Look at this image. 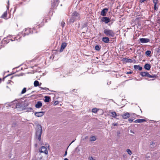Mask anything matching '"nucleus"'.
<instances>
[{"label":"nucleus","mask_w":160,"mask_h":160,"mask_svg":"<svg viewBox=\"0 0 160 160\" xmlns=\"http://www.w3.org/2000/svg\"><path fill=\"white\" fill-rule=\"evenodd\" d=\"M21 37L19 36L13 37L12 36H8L7 37L4 38L1 42V43L0 44V47H4V45L8 43L10 41H19Z\"/></svg>","instance_id":"obj_1"},{"label":"nucleus","mask_w":160,"mask_h":160,"mask_svg":"<svg viewBox=\"0 0 160 160\" xmlns=\"http://www.w3.org/2000/svg\"><path fill=\"white\" fill-rule=\"evenodd\" d=\"M80 14L77 12V11L74 12L72 14V16L69 20L71 22L73 23L76 21V20H80Z\"/></svg>","instance_id":"obj_2"},{"label":"nucleus","mask_w":160,"mask_h":160,"mask_svg":"<svg viewBox=\"0 0 160 160\" xmlns=\"http://www.w3.org/2000/svg\"><path fill=\"white\" fill-rule=\"evenodd\" d=\"M140 75L143 77H147L149 78H152V79H151L152 80H154L158 77L157 75L152 74L151 75L148 72H141L140 73Z\"/></svg>","instance_id":"obj_3"},{"label":"nucleus","mask_w":160,"mask_h":160,"mask_svg":"<svg viewBox=\"0 0 160 160\" xmlns=\"http://www.w3.org/2000/svg\"><path fill=\"white\" fill-rule=\"evenodd\" d=\"M42 133V126L40 125H38L37 126V130L36 133V138L39 140H41V137Z\"/></svg>","instance_id":"obj_4"},{"label":"nucleus","mask_w":160,"mask_h":160,"mask_svg":"<svg viewBox=\"0 0 160 160\" xmlns=\"http://www.w3.org/2000/svg\"><path fill=\"white\" fill-rule=\"evenodd\" d=\"M103 32L106 36L108 37H113L115 35V32L111 29H105Z\"/></svg>","instance_id":"obj_5"},{"label":"nucleus","mask_w":160,"mask_h":160,"mask_svg":"<svg viewBox=\"0 0 160 160\" xmlns=\"http://www.w3.org/2000/svg\"><path fill=\"white\" fill-rule=\"evenodd\" d=\"M39 151L40 152H43L46 154H48V153L47 148L45 146L42 147L39 149Z\"/></svg>","instance_id":"obj_6"},{"label":"nucleus","mask_w":160,"mask_h":160,"mask_svg":"<svg viewBox=\"0 0 160 160\" xmlns=\"http://www.w3.org/2000/svg\"><path fill=\"white\" fill-rule=\"evenodd\" d=\"M32 33L31 29L29 28H26L24 31V33L25 35H28Z\"/></svg>","instance_id":"obj_7"},{"label":"nucleus","mask_w":160,"mask_h":160,"mask_svg":"<svg viewBox=\"0 0 160 160\" xmlns=\"http://www.w3.org/2000/svg\"><path fill=\"white\" fill-rule=\"evenodd\" d=\"M67 43L63 42L62 43L61 48L60 50V52H62L63 50L65 48L66 46H67Z\"/></svg>","instance_id":"obj_8"},{"label":"nucleus","mask_w":160,"mask_h":160,"mask_svg":"<svg viewBox=\"0 0 160 160\" xmlns=\"http://www.w3.org/2000/svg\"><path fill=\"white\" fill-rule=\"evenodd\" d=\"M102 22H105L106 23H108L110 22V19L108 17H103L101 19Z\"/></svg>","instance_id":"obj_9"},{"label":"nucleus","mask_w":160,"mask_h":160,"mask_svg":"<svg viewBox=\"0 0 160 160\" xmlns=\"http://www.w3.org/2000/svg\"><path fill=\"white\" fill-rule=\"evenodd\" d=\"M140 42L142 43H147L150 42V40L148 38H141L139 39Z\"/></svg>","instance_id":"obj_10"},{"label":"nucleus","mask_w":160,"mask_h":160,"mask_svg":"<svg viewBox=\"0 0 160 160\" xmlns=\"http://www.w3.org/2000/svg\"><path fill=\"white\" fill-rule=\"evenodd\" d=\"M108 9L107 8H105L103 9L101 12V15L103 16H106V13L108 12Z\"/></svg>","instance_id":"obj_11"},{"label":"nucleus","mask_w":160,"mask_h":160,"mask_svg":"<svg viewBox=\"0 0 160 160\" xmlns=\"http://www.w3.org/2000/svg\"><path fill=\"white\" fill-rule=\"evenodd\" d=\"M124 119H126L130 117V115L129 113L127 112L122 115Z\"/></svg>","instance_id":"obj_12"},{"label":"nucleus","mask_w":160,"mask_h":160,"mask_svg":"<svg viewBox=\"0 0 160 160\" xmlns=\"http://www.w3.org/2000/svg\"><path fill=\"white\" fill-rule=\"evenodd\" d=\"M1 18H3L5 19H8V18H9L10 17H7V11L5 12L2 15Z\"/></svg>","instance_id":"obj_13"},{"label":"nucleus","mask_w":160,"mask_h":160,"mask_svg":"<svg viewBox=\"0 0 160 160\" xmlns=\"http://www.w3.org/2000/svg\"><path fill=\"white\" fill-rule=\"evenodd\" d=\"M44 112H40L35 113V115L37 117H42L44 115Z\"/></svg>","instance_id":"obj_14"},{"label":"nucleus","mask_w":160,"mask_h":160,"mask_svg":"<svg viewBox=\"0 0 160 160\" xmlns=\"http://www.w3.org/2000/svg\"><path fill=\"white\" fill-rule=\"evenodd\" d=\"M102 40L103 42L106 43H108L109 42V38L108 37H103Z\"/></svg>","instance_id":"obj_15"},{"label":"nucleus","mask_w":160,"mask_h":160,"mask_svg":"<svg viewBox=\"0 0 160 160\" xmlns=\"http://www.w3.org/2000/svg\"><path fill=\"white\" fill-rule=\"evenodd\" d=\"M42 106V104L41 102L38 101L35 105V107L37 108H40Z\"/></svg>","instance_id":"obj_16"},{"label":"nucleus","mask_w":160,"mask_h":160,"mask_svg":"<svg viewBox=\"0 0 160 160\" xmlns=\"http://www.w3.org/2000/svg\"><path fill=\"white\" fill-rule=\"evenodd\" d=\"M145 121L146 120L144 119H138L135 120L134 122L135 123H142Z\"/></svg>","instance_id":"obj_17"},{"label":"nucleus","mask_w":160,"mask_h":160,"mask_svg":"<svg viewBox=\"0 0 160 160\" xmlns=\"http://www.w3.org/2000/svg\"><path fill=\"white\" fill-rule=\"evenodd\" d=\"M151 66L149 64H146L144 65V68L147 70H149L151 68Z\"/></svg>","instance_id":"obj_18"},{"label":"nucleus","mask_w":160,"mask_h":160,"mask_svg":"<svg viewBox=\"0 0 160 160\" xmlns=\"http://www.w3.org/2000/svg\"><path fill=\"white\" fill-rule=\"evenodd\" d=\"M134 68L135 69H138L141 71L142 70V68L139 65H134Z\"/></svg>","instance_id":"obj_19"},{"label":"nucleus","mask_w":160,"mask_h":160,"mask_svg":"<svg viewBox=\"0 0 160 160\" xmlns=\"http://www.w3.org/2000/svg\"><path fill=\"white\" fill-rule=\"evenodd\" d=\"M44 102H49L50 101V98L49 97L45 96V97Z\"/></svg>","instance_id":"obj_20"},{"label":"nucleus","mask_w":160,"mask_h":160,"mask_svg":"<svg viewBox=\"0 0 160 160\" xmlns=\"http://www.w3.org/2000/svg\"><path fill=\"white\" fill-rule=\"evenodd\" d=\"M111 113L112 114V117L114 118H116L117 116H118L115 112H112Z\"/></svg>","instance_id":"obj_21"},{"label":"nucleus","mask_w":160,"mask_h":160,"mask_svg":"<svg viewBox=\"0 0 160 160\" xmlns=\"http://www.w3.org/2000/svg\"><path fill=\"white\" fill-rule=\"evenodd\" d=\"M39 82L37 80H35L34 82V86L36 87L39 86Z\"/></svg>","instance_id":"obj_22"},{"label":"nucleus","mask_w":160,"mask_h":160,"mask_svg":"<svg viewBox=\"0 0 160 160\" xmlns=\"http://www.w3.org/2000/svg\"><path fill=\"white\" fill-rule=\"evenodd\" d=\"M98 109H97L96 108H94L92 109V111L93 113H97L98 111Z\"/></svg>","instance_id":"obj_23"},{"label":"nucleus","mask_w":160,"mask_h":160,"mask_svg":"<svg viewBox=\"0 0 160 160\" xmlns=\"http://www.w3.org/2000/svg\"><path fill=\"white\" fill-rule=\"evenodd\" d=\"M157 4H154V9L155 10L157 11L158 9V6L157 5Z\"/></svg>","instance_id":"obj_24"},{"label":"nucleus","mask_w":160,"mask_h":160,"mask_svg":"<svg viewBox=\"0 0 160 160\" xmlns=\"http://www.w3.org/2000/svg\"><path fill=\"white\" fill-rule=\"evenodd\" d=\"M151 53V51L150 50H148L145 52V54L147 56H149Z\"/></svg>","instance_id":"obj_25"},{"label":"nucleus","mask_w":160,"mask_h":160,"mask_svg":"<svg viewBox=\"0 0 160 160\" xmlns=\"http://www.w3.org/2000/svg\"><path fill=\"white\" fill-rule=\"evenodd\" d=\"M26 92V88H24L23 89L22 91L21 92V93L22 94H23L24 93Z\"/></svg>","instance_id":"obj_26"},{"label":"nucleus","mask_w":160,"mask_h":160,"mask_svg":"<svg viewBox=\"0 0 160 160\" xmlns=\"http://www.w3.org/2000/svg\"><path fill=\"white\" fill-rule=\"evenodd\" d=\"M127 151L128 153L130 155H131V154H132V152L131 151V150L129 149H127Z\"/></svg>","instance_id":"obj_27"},{"label":"nucleus","mask_w":160,"mask_h":160,"mask_svg":"<svg viewBox=\"0 0 160 160\" xmlns=\"http://www.w3.org/2000/svg\"><path fill=\"white\" fill-rule=\"evenodd\" d=\"M91 138V141H94L96 140V138L94 136L92 137Z\"/></svg>","instance_id":"obj_28"},{"label":"nucleus","mask_w":160,"mask_h":160,"mask_svg":"<svg viewBox=\"0 0 160 160\" xmlns=\"http://www.w3.org/2000/svg\"><path fill=\"white\" fill-rule=\"evenodd\" d=\"M38 27V28H39L40 27H41V26L40 25V24H39V25L36 24L34 26V27L33 28L34 29L35 28H37Z\"/></svg>","instance_id":"obj_29"},{"label":"nucleus","mask_w":160,"mask_h":160,"mask_svg":"<svg viewBox=\"0 0 160 160\" xmlns=\"http://www.w3.org/2000/svg\"><path fill=\"white\" fill-rule=\"evenodd\" d=\"M95 50H96L98 51L100 49V47L98 45H96L95 47Z\"/></svg>","instance_id":"obj_30"},{"label":"nucleus","mask_w":160,"mask_h":160,"mask_svg":"<svg viewBox=\"0 0 160 160\" xmlns=\"http://www.w3.org/2000/svg\"><path fill=\"white\" fill-rule=\"evenodd\" d=\"M127 62H128L132 63L133 62V61L131 59H127Z\"/></svg>","instance_id":"obj_31"},{"label":"nucleus","mask_w":160,"mask_h":160,"mask_svg":"<svg viewBox=\"0 0 160 160\" xmlns=\"http://www.w3.org/2000/svg\"><path fill=\"white\" fill-rule=\"evenodd\" d=\"M152 1L154 4H157L158 2V0H152Z\"/></svg>","instance_id":"obj_32"},{"label":"nucleus","mask_w":160,"mask_h":160,"mask_svg":"<svg viewBox=\"0 0 160 160\" xmlns=\"http://www.w3.org/2000/svg\"><path fill=\"white\" fill-rule=\"evenodd\" d=\"M40 88H41V89H43V90H45L46 91H47V90H49V89L47 88H43L42 87H40Z\"/></svg>","instance_id":"obj_33"},{"label":"nucleus","mask_w":160,"mask_h":160,"mask_svg":"<svg viewBox=\"0 0 160 160\" xmlns=\"http://www.w3.org/2000/svg\"><path fill=\"white\" fill-rule=\"evenodd\" d=\"M65 24V23L64 22L62 21L61 23V25L62 26V27L63 28L64 26V24Z\"/></svg>","instance_id":"obj_34"},{"label":"nucleus","mask_w":160,"mask_h":160,"mask_svg":"<svg viewBox=\"0 0 160 160\" xmlns=\"http://www.w3.org/2000/svg\"><path fill=\"white\" fill-rule=\"evenodd\" d=\"M88 159L89 160H95L92 157H89Z\"/></svg>","instance_id":"obj_35"},{"label":"nucleus","mask_w":160,"mask_h":160,"mask_svg":"<svg viewBox=\"0 0 160 160\" xmlns=\"http://www.w3.org/2000/svg\"><path fill=\"white\" fill-rule=\"evenodd\" d=\"M128 120L130 123L132 122L133 121V119H129Z\"/></svg>","instance_id":"obj_36"},{"label":"nucleus","mask_w":160,"mask_h":160,"mask_svg":"<svg viewBox=\"0 0 160 160\" xmlns=\"http://www.w3.org/2000/svg\"><path fill=\"white\" fill-rule=\"evenodd\" d=\"M145 1H146V0H139V2L141 3H142Z\"/></svg>","instance_id":"obj_37"},{"label":"nucleus","mask_w":160,"mask_h":160,"mask_svg":"<svg viewBox=\"0 0 160 160\" xmlns=\"http://www.w3.org/2000/svg\"><path fill=\"white\" fill-rule=\"evenodd\" d=\"M132 72L129 71V72H127L126 73V74H132Z\"/></svg>","instance_id":"obj_38"},{"label":"nucleus","mask_w":160,"mask_h":160,"mask_svg":"<svg viewBox=\"0 0 160 160\" xmlns=\"http://www.w3.org/2000/svg\"><path fill=\"white\" fill-rule=\"evenodd\" d=\"M117 125H118V124H117V123H113L112 124V125H113L114 126H117Z\"/></svg>","instance_id":"obj_39"},{"label":"nucleus","mask_w":160,"mask_h":160,"mask_svg":"<svg viewBox=\"0 0 160 160\" xmlns=\"http://www.w3.org/2000/svg\"><path fill=\"white\" fill-rule=\"evenodd\" d=\"M58 103V102H56V101L54 103V104L55 105H56Z\"/></svg>","instance_id":"obj_40"},{"label":"nucleus","mask_w":160,"mask_h":160,"mask_svg":"<svg viewBox=\"0 0 160 160\" xmlns=\"http://www.w3.org/2000/svg\"><path fill=\"white\" fill-rule=\"evenodd\" d=\"M11 75H7L4 78H3V80H4V79L6 78L9 76H10Z\"/></svg>","instance_id":"obj_41"},{"label":"nucleus","mask_w":160,"mask_h":160,"mask_svg":"<svg viewBox=\"0 0 160 160\" xmlns=\"http://www.w3.org/2000/svg\"><path fill=\"white\" fill-rule=\"evenodd\" d=\"M67 151H66L65 152V154H64V156H66L67 155Z\"/></svg>","instance_id":"obj_42"},{"label":"nucleus","mask_w":160,"mask_h":160,"mask_svg":"<svg viewBox=\"0 0 160 160\" xmlns=\"http://www.w3.org/2000/svg\"><path fill=\"white\" fill-rule=\"evenodd\" d=\"M58 0H56L55 1H54V3H56H56L58 2Z\"/></svg>","instance_id":"obj_43"},{"label":"nucleus","mask_w":160,"mask_h":160,"mask_svg":"<svg viewBox=\"0 0 160 160\" xmlns=\"http://www.w3.org/2000/svg\"><path fill=\"white\" fill-rule=\"evenodd\" d=\"M64 160H69L67 158H65L64 159Z\"/></svg>","instance_id":"obj_44"},{"label":"nucleus","mask_w":160,"mask_h":160,"mask_svg":"<svg viewBox=\"0 0 160 160\" xmlns=\"http://www.w3.org/2000/svg\"><path fill=\"white\" fill-rule=\"evenodd\" d=\"M8 5H9V1H8Z\"/></svg>","instance_id":"obj_45"},{"label":"nucleus","mask_w":160,"mask_h":160,"mask_svg":"<svg viewBox=\"0 0 160 160\" xmlns=\"http://www.w3.org/2000/svg\"><path fill=\"white\" fill-rule=\"evenodd\" d=\"M41 84H42V83L40 82V83H39V86L41 85Z\"/></svg>","instance_id":"obj_46"},{"label":"nucleus","mask_w":160,"mask_h":160,"mask_svg":"<svg viewBox=\"0 0 160 160\" xmlns=\"http://www.w3.org/2000/svg\"><path fill=\"white\" fill-rule=\"evenodd\" d=\"M1 81V78H0V81Z\"/></svg>","instance_id":"obj_47"},{"label":"nucleus","mask_w":160,"mask_h":160,"mask_svg":"<svg viewBox=\"0 0 160 160\" xmlns=\"http://www.w3.org/2000/svg\"><path fill=\"white\" fill-rule=\"evenodd\" d=\"M35 146H36V147L37 146V144H35Z\"/></svg>","instance_id":"obj_48"},{"label":"nucleus","mask_w":160,"mask_h":160,"mask_svg":"<svg viewBox=\"0 0 160 160\" xmlns=\"http://www.w3.org/2000/svg\"><path fill=\"white\" fill-rule=\"evenodd\" d=\"M151 142L152 143V144L153 143V142Z\"/></svg>","instance_id":"obj_49"},{"label":"nucleus","mask_w":160,"mask_h":160,"mask_svg":"<svg viewBox=\"0 0 160 160\" xmlns=\"http://www.w3.org/2000/svg\"><path fill=\"white\" fill-rule=\"evenodd\" d=\"M74 142V141H72V142Z\"/></svg>","instance_id":"obj_50"}]
</instances>
